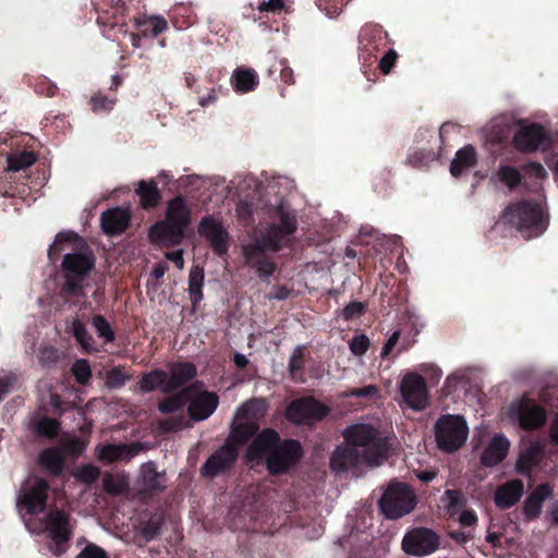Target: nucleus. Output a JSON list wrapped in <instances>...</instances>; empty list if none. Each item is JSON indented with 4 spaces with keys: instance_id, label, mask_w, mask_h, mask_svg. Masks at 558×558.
<instances>
[{
    "instance_id": "41",
    "label": "nucleus",
    "mask_w": 558,
    "mask_h": 558,
    "mask_svg": "<svg viewBox=\"0 0 558 558\" xmlns=\"http://www.w3.org/2000/svg\"><path fill=\"white\" fill-rule=\"evenodd\" d=\"M72 373L74 374L76 380L81 384L87 383L92 376L90 366L85 360L76 361L72 366Z\"/></svg>"
},
{
    "instance_id": "47",
    "label": "nucleus",
    "mask_w": 558,
    "mask_h": 558,
    "mask_svg": "<svg viewBox=\"0 0 558 558\" xmlns=\"http://www.w3.org/2000/svg\"><path fill=\"white\" fill-rule=\"evenodd\" d=\"M76 558H108L107 554L100 547L88 544Z\"/></svg>"
},
{
    "instance_id": "28",
    "label": "nucleus",
    "mask_w": 558,
    "mask_h": 558,
    "mask_svg": "<svg viewBox=\"0 0 558 558\" xmlns=\"http://www.w3.org/2000/svg\"><path fill=\"white\" fill-rule=\"evenodd\" d=\"M258 84V76L254 70L238 69L232 75V85L239 93L253 90Z\"/></svg>"
},
{
    "instance_id": "6",
    "label": "nucleus",
    "mask_w": 558,
    "mask_h": 558,
    "mask_svg": "<svg viewBox=\"0 0 558 558\" xmlns=\"http://www.w3.org/2000/svg\"><path fill=\"white\" fill-rule=\"evenodd\" d=\"M267 410L264 399H251L239 407L233 416L231 440L245 444L257 430L256 422L265 416Z\"/></svg>"
},
{
    "instance_id": "48",
    "label": "nucleus",
    "mask_w": 558,
    "mask_h": 558,
    "mask_svg": "<svg viewBox=\"0 0 558 558\" xmlns=\"http://www.w3.org/2000/svg\"><path fill=\"white\" fill-rule=\"evenodd\" d=\"M114 100L109 99L105 96H96L92 98L93 111L100 112L102 110H111L113 108Z\"/></svg>"
},
{
    "instance_id": "38",
    "label": "nucleus",
    "mask_w": 558,
    "mask_h": 558,
    "mask_svg": "<svg viewBox=\"0 0 558 558\" xmlns=\"http://www.w3.org/2000/svg\"><path fill=\"white\" fill-rule=\"evenodd\" d=\"M442 502L452 514L464 504V496L459 490H447L442 497Z\"/></svg>"
},
{
    "instance_id": "5",
    "label": "nucleus",
    "mask_w": 558,
    "mask_h": 558,
    "mask_svg": "<svg viewBox=\"0 0 558 558\" xmlns=\"http://www.w3.org/2000/svg\"><path fill=\"white\" fill-rule=\"evenodd\" d=\"M505 219L525 238L539 235L545 230L544 210L537 203L522 202L511 205L505 211Z\"/></svg>"
},
{
    "instance_id": "54",
    "label": "nucleus",
    "mask_w": 558,
    "mask_h": 558,
    "mask_svg": "<svg viewBox=\"0 0 558 558\" xmlns=\"http://www.w3.org/2000/svg\"><path fill=\"white\" fill-rule=\"evenodd\" d=\"M363 310H364V306L362 303H359V302L351 303L347 307H344L343 315L345 318L349 319L356 315H360L363 312Z\"/></svg>"
},
{
    "instance_id": "40",
    "label": "nucleus",
    "mask_w": 558,
    "mask_h": 558,
    "mask_svg": "<svg viewBox=\"0 0 558 558\" xmlns=\"http://www.w3.org/2000/svg\"><path fill=\"white\" fill-rule=\"evenodd\" d=\"M186 403L184 397V390L177 396L170 397L167 400L159 403L158 409L162 413H170L179 410Z\"/></svg>"
},
{
    "instance_id": "10",
    "label": "nucleus",
    "mask_w": 558,
    "mask_h": 558,
    "mask_svg": "<svg viewBox=\"0 0 558 558\" xmlns=\"http://www.w3.org/2000/svg\"><path fill=\"white\" fill-rule=\"evenodd\" d=\"M49 485L39 477L28 478L21 487L17 496V508L20 512L25 511L28 514H37L46 507Z\"/></svg>"
},
{
    "instance_id": "60",
    "label": "nucleus",
    "mask_w": 558,
    "mask_h": 558,
    "mask_svg": "<svg viewBox=\"0 0 558 558\" xmlns=\"http://www.w3.org/2000/svg\"><path fill=\"white\" fill-rule=\"evenodd\" d=\"M530 170L537 177V178H544L547 172L545 168L539 163H532L530 165Z\"/></svg>"
},
{
    "instance_id": "25",
    "label": "nucleus",
    "mask_w": 558,
    "mask_h": 558,
    "mask_svg": "<svg viewBox=\"0 0 558 558\" xmlns=\"http://www.w3.org/2000/svg\"><path fill=\"white\" fill-rule=\"evenodd\" d=\"M195 375L196 368L192 363L173 364L167 378L166 392L174 390Z\"/></svg>"
},
{
    "instance_id": "51",
    "label": "nucleus",
    "mask_w": 558,
    "mask_h": 558,
    "mask_svg": "<svg viewBox=\"0 0 558 558\" xmlns=\"http://www.w3.org/2000/svg\"><path fill=\"white\" fill-rule=\"evenodd\" d=\"M397 60V53L393 50L388 51L380 60L379 66L384 73H389Z\"/></svg>"
},
{
    "instance_id": "36",
    "label": "nucleus",
    "mask_w": 558,
    "mask_h": 558,
    "mask_svg": "<svg viewBox=\"0 0 558 558\" xmlns=\"http://www.w3.org/2000/svg\"><path fill=\"white\" fill-rule=\"evenodd\" d=\"M7 161L8 170L16 172L27 167H31L36 161V157L32 151H24L16 155L8 156Z\"/></svg>"
},
{
    "instance_id": "31",
    "label": "nucleus",
    "mask_w": 558,
    "mask_h": 558,
    "mask_svg": "<svg viewBox=\"0 0 558 558\" xmlns=\"http://www.w3.org/2000/svg\"><path fill=\"white\" fill-rule=\"evenodd\" d=\"M136 194L140 196L141 205L144 208L154 207L159 201V192L154 180L149 182L140 181Z\"/></svg>"
},
{
    "instance_id": "8",
    "label": "nucleus",
    "mask_w": 558,
    "mask_h": 558,
    "mask_svg": "<svg viewBox=\"0 0 558 558\" xmlns=\"http://www.w3.org/2000/svg\"><path fill=\"white\" fill-rule=\"evenodd\" d=\"M435 433L438 447L444 451L452 452L464 445L469 428L462 416L448 414L436 422Z\"/></svg>"
},
{
    "instance_id": "24",
    "label": "nucleus",
    "mask_w": 558,
    "mask_h": 558,
    "mask_svg": "<svg viewBox=\"0 0 558 558\" xmlns=\"http://www.w3.org/2000/svg\"><path fill=\"white\" fill-rule=\"evenodd\" d=\"M553 494V489L547 484H542L526 498L523 512L529 519L537 518L543 508V502Z\"/></svg>"
},
{
    "instance_id": "11",
    "label": "nucleus",
    "mask_w": 558,
    "mask_h": 558,
    "mask_svg": "<svg viewBox=\"0 0 558 558\" xmlns=\"http://www.w3.org/2000/svg\"><path fill=\"white\" fill-rule=\"evenodd\" d=\"M184 397L189 403V414L195 421L209 417L218 405V397L203 388L202 384H195L184 389Z\"/></svg>"
},
{
    "instance_id": "35",
    "label": "nucleus",
    "mask_w": 558,
    "mask_h": 558,
    "mask_svg": "<svg viewBox=\"0 0 558 558\" xmlns=\"http://www.w3.org/2000/svg\"><path fill=\"white\" fill-rule=\"evenodd\" d=\"M142 477L144 484L150 489L163 487V475L157 472L155 464L151 462L142 466Z\"/></svg>"
},
{
    "instance_id": "58",
    "label": "nucleus",
    "mask_w": 558,
    "mask_h": 558,
    "mask_svg": "<svg viewBox=\"0 0 558 558\" xmlns=\"http://www.w3.org/2000/svg\"><path fill=\"white\" fill-rule=\"evenodd\" d=\"M236 216L242 219V220H245L250 217L251 213H252V208H251V205L246 202H241L238 204L236 206Z\"/></svg>"
},
{
    "instance_id": "49",
    "label": "nucleus",
    "mask_w": 558,
    "mask_h": 558,
    "mask_svg": "<svg viewBox=\"0 0 558 558\" xmlns=\"http://www.w3.org/2000/svg\"><path fill=\"white\" fill-rule=\"evenodd\" d=\"M86 449V442L80 439H72L64 445V451L72 456H80Z\"/></svg>"
},
{
    "instance_id": "64",
    "label": "nucleus",
    "mask_w": 558,
    "mask_h": 558,
    "mask_svg": "<svg viewBox=\"0 0 558 558\" xmlns=\"http://www.w3.org/2000/svg\"><path fill=\"white\" fill-rule=\"evenodd\" d=\"M550 437L554 442L558 444V415L554 420L551 430H550Z\"/></svg>"
},
{
    "instance_id": "29",
    "label": "nucleus",
    "mask_w": 558,
    "mask_h": 558,
    "mask_svg": "<svg viewBox=\"0 0 558 558\" xmlns=\"http://www.w3.org/2000/svg\"><path fill=\"white\" fill-rule=\"evenodd\" d=\"M543 446L539 442L530 444L521 451L517 461V470L520 473L529 472L530 469L538 462L542 457Z\"/></svg>"
},
{
    "instance_id": "42",
    "label": "nucleus",
    "mask_w": 558,
    "mask_h": 558,
    "mask_svg": "<svg viewBox=\"0 0 558 558\" xmlns=\"http://www.w3.org/2000/svg\"><path fill=\"white\" fill-rule=\"evenodd\" d=\"M59 429V423L54 418H43L36 425V432L46 437H53Z\"/></svg>"
},
{
    "instance_id": "1",
    "label": "nucleus",
    "mask_w": 558,
    "mask_h": 558,
    "mask_svg": "<svg viewBox=\"0 0 558 558\" xmlns=\"http://www.w3.org/2000/svg\"><path fill=\"white\" fill-rule=\"evenodd\" d=\"M303 451L299 441L287 439L281 441L274 429H264L252 441L246 451V459L252 464L264 463L272 475L287 473L302 458Z\"/></svg>"
},
{
    "instance_id": "7",
    "label": "nucleus",
    "mask_w": 558,
    "mask_h": 558,
    "mask_svg": "<svg viewBox=\"0 0 558 558\" xmlns=\"http://www.w3.org/2000/svg\"><path fill=\"white\" fill-rule=\"evenodd\" d=\"M416 506L415 493L404 483L391 482L379 499V508L388 519L409 514Z\"/></svg>"
},
{
    "instance_id": "43",
    "label": "nucleus",
    "mask_w": 558,
    "mask_h": 558,
    "mask_svg": "<svg viewBox=\"0 0 558 558\" xmlns=\"http://www.w3.org/2000/svg\"><path fill=\"white\" fill-rule=\"evenodd\" d=\"M498 177L500 181H502L509 187H513L520 181V174L518 170L509 166L501 167L498 171Z\"/></svg>"
},
{
    "instance_id": "27",
    "label": "nucleus",
    "mask_w": 558,
    "mask_h": 558,
    "mask_svg": "<svg viewBox=\"0 0 558 558\" xmlns=\"http://www.w3.org/2000/svg\"><path fill=\"white\" fill-rule=\"evenodd\" d=\"M476 162V155L471 146H465L456 154L451 162L450 172L453 177L462 174L465 170L472 168Z\"/></svg>"
},
{
    "instance_id": "57",
    "label": "nucleus",
    "mask_w": 558,
    "mask_h": 558,
    "mask_svg": "<svg viewBox=\"0 0 558 558\" xmlns=\"http://www.w3.org/2000/svg\"><path fill=\"white\" fill-rule=\"evenodd\" d=\"M166 257L171 260L179 269L184 267V259L181 250L166 253Z\"/></svg>"
},
{
    "instance_id": "2",
    "label": "nucleus",
    "mask_w": 558,
    "mask_h": 558,
    "mask_svg": "<svg viewBox=\"0 0 558 558\" xmlns=\"http://www.w3.org/2000/svg\"><path fill=\"white\" fill-rule=\"evenodd\" d=\"M295 230V215L283 206H280L274 211L272 221L262 234L260 239L254 244L244 246L243 253L246 263L256 268L260 278H269L275 270V265L271 262L260 259L262 253L266 251L276 252L282 245L288 244Z\"/></svg>"
},
{
    "instance_id": "46",
    "label": "nucleus",
    "mask_w": 558,
    "mask_h": 558,
    "mask_svg": "<svg viewBox=\"0 0 558 558\" xmlns=\"http://www.w3.org/2000/svg\"><path fill=\"white\" fill-rule=\"evenodd\" d=\"M368 348L369 339L365 335L355 336L350 341V350L356 356L365 354Z\"/></svg>"
},
{
    "instance_id": "19",
    "label": "nucleus",
    "mask_w": 558,
    "mask_h": 558,
    "mask_svg": "<svg viewBox=\"0 0 558 558\" xmlns=\"http://www.w3.org/2000/svg\"><path fill=\"white\" fill-rule=\"evenodd\" d=\"M47 530L54 543L51 549L56 555L62 554L63 544L70 538L71 525L68 515L60 510L50 511L47 518Z\"/></svg>"
},
{
    "instance_id": "45",
    "label": "nucleus",
    "mask_w": 558,
    "mask_h": 558,
    "mask_svg": "<svg viewBox=\"0 0 558 558\" xmlns=\"http://www.w3.org/2000/svg\"><path fill=\"white\" fill-rule=\"evenodd\" d=\"M128 376L121 368H112L106 375V386L109 388H119L124 385Z\"/></svg>"
},
{
    "instance_id": "20",
    "label": "nucleus",
    "mask_w": 558,
    "mask_h": 558,
    "mask_svg": "<svg viewBox=\"0 0 558 558\" xmlns=\"http://www.w3.org/2000/svg\"><path fill=\"white\" fill-rule=\"evenodd\" d=\"M514 146L521 151H532L545 147L549 138L545 130L538 124L522 126L513 137Z\"/></svg>"
},
{
    "instance_id": "21",
    "label": "nucleus",
    "mask_w": 558,
    "mask_h": 558,
    "mask_svg": "<svg viewBox=\"0 0 558 558\" xmlns=\"http://www.w3.org/2000/svg\"><path fill=\"white\" fill-rule=\"evenodd\" d=\"M509 448L510 441L504 434L495 435L482 453V463L485 466L499 464L507 457Z\"/></svg>"
},
{
    "instance_id": "59",
    "label": "nucleus",
    "mask_w": 558,
    "mask_h": 558,
    "mask_svg": "<svg viewBox=\"0 0 558 558\" xmlns=\"http://www.w3.org/2000/svg\"><path fill=\"white\" fill-rule=\"evenodd\" d=\"M459 522L461 525L471 526L476 522V515L472 511H463L459 515Z\"/></svg>"
},
{
    "instance_id": "16",
    "label": "nucleus",
    "mask_w": 558,
    "mask_h": 558,
    "mask_svg": "<svg viewBox=\"0 0 558 558\" xmlns=\"http://www.w3.org/2000/svg\"><path fill=\"white\" fill-rule=\"evenodd\" d=\"M235 440H231V435L225 446L218 449L202 466L201 472L204 476L214 477L230 468L236 459V447L242 446Z\"/></svg>"
},
{
    "instance_id": "17",
    "label": "nucleus",
    "mask_w": 558,
    "mask_h": 558,
    "mask_svg": "<svg viewBox=\"0 0 558 558\" xmlns=\"http://www.w3.org/2000/svg\"><path fill=\"white\" fill-rule=\"evenodd\" d=\"M368 459L347 442L336 448L330 458V466L333 472L342 473L362 466H369Z\"/></svg>"
},
{
    "instance_id": "37",
    "label": "nucleus",
    "mask_w": 558,
    "mask_h": 558,
    "mask_svg": "<svg viewBox=\"0 0 558 558\" xmlns=\"http://www.w3.org/2000/svg\"><path fill=\"white\" fill-rule=\"evenodd\" d=\"M203 271L195 267L191 269L189 278V292L191 301L195 304L202 300Z\"/></svg>"
},
{
    "instance_id": "15",
    "label": "nucleus",
    "mask_w": 558,
    "mask_h": 558,
    "mask_svg": "<svg viewBox=\"0 0 558 558\" xmlns=\"http://www.w3.org/2000/svg\"><path fill=\"white\" fill-rule=\"evenodd\" d=\"M438 547L437 535L428 529H414L402 541L403 550L413 556H425Z\"/></svg>"
},
{
    "instance_id": "12",
    "label": "nucleus",
    "mask_w": 558,
    "mask_h": 558,
    "mask_svg": "<svg viewBox=\"0 0 558 558\" xmlns=\"http://www.w3.org/2000/svg\"><path fill=\"white\" fill-rule=\"evenodd\" d=\"M508 416L511 421H518L525 429L542 426L546 421V412L527 398H521L510 404Z\"/></svg>"
},
{
    "instance_id": "3",
    "label": "nucleus",
    "mask_w": 558,
    "mask_h": 558,
    "mask_svg": "<svg viewBox=\"0 0 558 558\" xmlns=\"http://www.w3.org/2000/svg\"><path fill=\"white\" fill-rule=\"evenodd\" d=\"M345 442L368 459L369 466L379 465L386 458L388 445L369 424H354L343 432Z\"/></svg>"
},
{
    "instance_id": "34",
    "label": "nucleus",
    "mask_w": 558,
    "mask_h": 558,
    "mask_svg": "<svg viewBox=\"0 0 558 558\" xmlns=\"http://www.w3.org/2000/svg\"><path fill=\"white\" fill-rule=\"evenodd\" d=\"M70 330L85 351L90 352L95 350L92 336L88 335L85 326L78 319H74L71 323Z\"/></svg>"
},
{
    "instance_id": "13",
    "label": "nucleus",
    "mask_w": 558,
    "mask_h": 558,
    "mask_svg": "<svg viewBox=\"0 0 558 558\" xmlns=\"http://www.w3.org/2000/svg\"><path fill=\"white\" fill-rule=\"evenodd\" d=\"M329 412L328 407L313 398H303L293 401L287 410V418L295 424L310 423L322 420Z\"/></svg>"
},
{
    "instance_id": "39",
    "label": "nucleus",
    "mask_w": 558,
    "mask_h": 558,
    "mask_svg": "<svg viewBox=\"0 0 558 558\" xmlns=\"http://www.w3.org/2000/svg\"><path fill=\"white\" fill-rule=\"evenodd\" d=\"M74 476L77 481L82 483L90 484L98 478L99 470L98 468L90 464L83 465L74 472Z\"/></svg>"
},
{
    "instance_id": "30",
    "label": "nucleus",
    "mask_w": 558,
    "mask_h": 558,
    "mask_svg": "<svg viewBox=\"0 0 558 558\" xmlns=\"http://www.w3.org/2000/svg\"><path fill=\"white\" fill-rule=\"evenodd\" d=\"M40 463L51 473L61 472L64 462V451L60 448H49L40 453Z\"/></svg>"
},
{
    "instance_id": "61",
    "label": "nucleus",
    "mask_w": 558,
    "mask_h": 558,
    "mask_svg": "<svg viewBox=\"0 0 558 558\" xmlns=\"http://www.w3.org/2000/svg\"><path fill=\"white\" fill-rule=\"evenodd\" d=\"M233 362L238 367H245L248 364V359L244 354L235 353Z\"/></svg>"
},
{
    "instance_id": "23",
    "label": "nucleus",
    "mask_w": 558,
    "mask_h": 558,
    "mask_svg": "<svg viewBox=\"0 0 558 558\" xmlns=\"http://www.w3.org/2000/svg\"><path fill=\"white\" fill-rule=\"evenodd\" d=\"M130 215L122 208L108 209L101 215V228L107 234H118L129 225Z\"/></svg>"
},
{
    "instance_id": "14",
    "label": "nucleus",
    "mask_w": 558,
    "mask_h": 558,
    "mask_svg": "<svg viewBox=\"0 0 558 558\" xmlns=\"http://www.w3.org/2000/svg\"><path fill=\"white\" fill-rule=\"evenodd\" d=\"M400 392L404 402L413 410H423L428 404V395L425 380L417 374H407L402 378Z\"/></svg>"
},
{
    "instance_id": "33",
    "label": "nucleus",
    "mask_w": 558,
    "mask_h": 558,
    "mask_svg": "<svg viewBox=\"0 0 558 558\" xmlns=\"http://www.w3.org/2000/svg\"><path fill=\"white\" fill-rule=\"evenodd\" d=\"M134 23L137 27H147L144 29V35L149 33L153 37H157L168 27V22L160 15H151L147 19L134 17Z\"/></svg>"
},
{
    "instance_id": "63",
    "label": "nucleus",
    "mask_w": 558,
    "mask_h": 558,
    "mask_svg": "<svg viewBox=\"0 0 558 558\" xmlns=\"http://www.w3.org/2000/svg\"><path fill=\"white\" fill-rule=\"evenodd\" d=\"M165 272L166 266L162 264H158L153 268L151 275L154 276V278L160 279L163 277Z\"/></svg>"
},
{
    "instance_id": "50",
    "label": "nucleus",
    "mask_w": 558,
    "mask_h": 558,
    "mask_svg": "<svg viewBox=\"0 0 558 558\" xmlns=\"http://www.w3.org/2000/svg\"><path fill=\"white\" fill-rule=\"evenodd\" d=\"M104 487L110 494H120L124 489V483L117 482L113 476L108 475L104 480Z\"/></svg>"
},
{
    "instance_id": "32",
    "label": "nucleus",
    "mask_w": 558,
    "mask_h": 558,
    "mask_svg": "<svg viewBox=\"0 0 558 558\" xmlns=\"http://www.w3.org/2000/svg\"><path fill=\"white\" fill-rule=\"evenodd\" d=\"M168 374L161 369H155L147 373L138 383V387L144 392L153 391L157 388L166 391Z\"/></svg>"
},
{
    "instance_id": "55",
    "label": "nucleus",
    "mask_w": 558,
    "mask_h": 558,
    "mask_svg": "<svg viewBox=\"0 0 558 558\" xmlns=\"http://www.w3.org/2000/svg\"><path fill=\"white\" fill-rule=\"evenodd\" d=\"M282 7H283L282 0H267V1H263L259 4L258 10L262 12L277 11V10L281 9Z\"/></svg>"
},
{
    "instance_id": "4",
    "label": "nucleus",
    "mask_w": 558,
    "mask_h": 558,
    "mask_svg": "<svg viewBox=\"0 0 558 558\" xmlns=\"http://www.w3.org/2000/svg\"><path fill=\"white\" fill-rule=\"evenodd\" d=\"M190 220V210L181 197L172 199L167 208L166 220L151 227L149 236L160 244H177Z\"/></svg>"
},
{
    "instance_id": "52",
    "label": "nucleus",
    "mask_w": 558,
    "mask_h": 558,
    "mask_svg": "<svg viewBox=\"0 0 558 558\" xmlns=\"http://www.w3.org/2000/svg\"><path fill=\"white\" fill-rule=\"evenodd\" d=\"M377 395V388L373 385L365 386L361 389H352L345 393L347 397H372Z\"/></svg>"
},
{
    "instance_id": "56",
    "label": "nucleus",
    "mask_w": 558,
    "mask_h": 558,
    "mask_svg": "<svg viewBox=\"0 0 558 558\" xmlns=\"http://www.w3.org/2000/svg\"><path fill=\"white\" fill-rule=\"evenodd\" d=\"M399 340V332L398 331H395L390 337L389 339L387 340V342L385 343V345L383 347V350H381V356L385 357L387 355H389V353L392 351V349L395 348V345L397 344Z\"/></svg>"
},
{
    "instance_id": "22",
    "label": "nucleus",
    "mask_w": 558,
    "mask_h": 558,
    "mask_svg": "<svg viewBox=\"0 0 558 558\" xmlns=\"http://www.w3.org/2000/svg\"><path fill=\"white\" fill-rule=\"evenodd\" d=\"M524 492V485L520 480H511L499 486L494 500L498 508L507 509L518 502Z\"/></svg>"
},
{
    "instance_id": "44",
    "label": "nucleus",
    "mask_w": 558,
    "mask_h": 558,
    "mask_svg": "<svg viewBox=\"0 0 558 558\" xmlns=\"http://www.w3.org/2000/svg\"><path fill=\"white\" fill-rule=\"evenodd\" d=\"M93 326L96 329L98 336L104 338L106 342L113 340V332L104 317L95 316L93 319Z\"/></svg>"
},
{
    "instance_id": "18",
    "label": "nucleus",
    "mask_w": 558,
    "mask_h": 558,
    "mask_svg": "<svg viewBox=\"0 0 558 558\" xmlns=\"http://www.w3.org/2000/svg\"><path fill=\"white\" fill-rule=\"evenodd\" d=\"M198 232L209 241L213 250L217 254L221 255L227 252L229 247V235L220 221L210 216L204 217L199 222Z\"/></svg>"
},
{
    "instance_id": "53",
    "label": "nucleus",
    "mask_w": 558,
    "mask_h": 558,
    "mask_svg": "<svg viewBox=\"0 0 558 558\" xmlns=\"http://www.w3.org/2000/svg\"><path fill=\"white\" fill-rule=\"evenodd\" d=\"M301 363H302V349L298 348L294 350V352L292 353V355L290 357L289 368H290L291 374H294L296 371H299L301 368Z\"/></svg>"
},
{
    "instance_id": "26",
    "label": "nucleus",
    "mask_w": 558,
    "mask_h": 558,
    "mask_svg": "<svg viewBox=\"0 0 558 558\" xmlns=\"http://www.w3.org/2000/svg\"><path fill=\"white\" fill-rule=\"evenodd\" d=\"M96 453L99 460L110 463L130 459L135 452L122 445L107 444L98 446Z\"/></svg>"
},
{
    "instance_id": "9",
    "label": "nucleus",
    "mask_w": 558,
    "mask_h": 558,
    "mask_svg": "<svg viewBox=\"0 0 558 558\" xmlns=\"http://www.w3.org/2000/svg\"><path fill=\"white\" fill-rule=\"evenodd\" d=\"M62 266L65 270V283L62 289L64 293L82 295L83 289L80 282L94 267V257L89 250L83 252L66 254Z\"/></svg>"
},
{
    "instance_id": "62",
    "label": "nucleus",
    "mask_w": 558,
    "mask_h": 558,
    "mask_svg": "<svg viewBox=\"0 0 558 558\" xmlns=\"http://www.w3.org/2000/svg\"><path fill=\"white\" fill-rule=\"evenodd\" d=\"M417 477L422 482L428 483V482L433 481L436 477V473L434 471H424V472L417 473Z\"/></svg>"
}]
</instances>
